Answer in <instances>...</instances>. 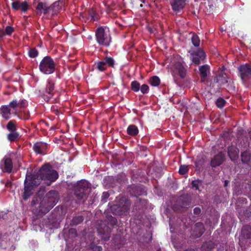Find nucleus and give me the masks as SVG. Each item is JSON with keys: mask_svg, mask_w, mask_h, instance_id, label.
Segmentation results:
<instances>
[{"mask_svg": "<svg viewBox=\"0 0 251 251\" xmlns=\"http://www.w3.org/2000/svg\"><path fill=\"white\" fill-rule=\"evenodd\" d=\"M58 192L50 190L43 198L36 196L31 201V205L35 206L34 213L37 215H44L49 212L58 202Z\"/></svg>", "mask_w": 251, "mask_h": 251, "instance_id": "f257e3e1", "label": "nucleus"}, {"mask_svg": "<svg viewBox=\"0 0 251 251\" xmlns=\"http://www.w3.org/2000/svg\"><path fill=\"white\" fill-rule=\"evenodd\" d=\"M34 179L39 180V184L42 180L49 181L48 183L50 185L51 182H54L58 177V174L56 171L52 169L51 166L49 163H46L43 165L40 169L34 171L32 174Z\"/></svg>", "mask_w": 251, "mask_h": 251, "instance_id": "f03ea898", "label": "nucleus"}, {"mask_svg": "<svg viewBox=\"0 0 251 251\" xmlns=\"http://www.w3.org/2000/svg\"><path fill=\"white\" fill-rule=\"evenodd\" d=\"M74 192V200L75 203H84L87 198V192L90 188V184L86 180L82 179L76 183L71 184Z\"/></svg>", "mask_w": 251, "mask_h": 251, "instance_id": "7ed1b4c3", "label": "nucleus"}, {"mask_svg": "<svg viewBox=\"0 0 251 251\" xmlns=\"http://www.w3.org/2000/svg\"><path fill=\"white\" fill-rule=\"evenodd\" d=\"M117 224V220L111 215H107L104 222L100 223L97 228V231L102 240L108 241L111 235L112 229Z\"/></svg>", "mask_w": 251, "mask_h": 251, "instance_id": "20e7f679", "label": "nucleus"}, {"mask_svg": "<svg viewBox=\"0 0 251 251\" xmlns=\"http://www.w3.org/2000/svg\"><path fill=\"white\" fill-rule=\"evenodd\" d=\"M27 105L26 101L25 99L18 100L14 99L10 101L8 105H2L0 107V115L5 120H8L11 118L12 114L11 109L14 111L18 107L22 108Z\"/></svg>", "mask_w": 251, "mask_h": 251, "instance_id": "39448f33", "label": "nucleus"}, {"mask_svg": "<svg viewBox=\"0 0 251 251\" xmlns=\"http://www.w3.org/2000/svg\"><path fill=\"white\" fill-rule=\"evenodd\" d=\"M38 180V179H37V180L34 179L32 173H28L26 174L24 181V191L22 195L24 200L26 201L33 195L35 188L39 185Z\"/></svg>", "mask_w": 251, "mask_h": 251, "instance_id": "423d86ee", "label": "nucleus"}, {"mask_svg": "<svg viewBox=\"0 0 251 251\" xmlns=\"http://www.w3.org/2000/svg\"><path fill=\"white\" fill-rule=\"evenodd\" d=\"M130 202L126 197H120L117 199L116 203L111 207L112 212L115 214L121 216L127 212L130 207Z\"/></svg>", "mask_w": 251, "mask_h": 251, "instance_id": "0eeeda50", "label": "nucleus"}, {"mask_svg": "<svg viewBox=\"0 0 251 251\" xmlns=\"http://www.w3.org/2000/svg\"><path fill=\"white\" fill-rule=\"evenodd\" d=\"M108 31L109 29L106 26H100L96 29L95 32L96 40L100 45L105 47L110 46L111 37Z\"/></svg>", "mask_w": 251, "mask_h": 251, "instance_id": "6e6552de", "label": "nucleus"}, {"mask_svg": "<svg viewBox=\"0 0 251 251\" xmlns=\"http://www.w3.org/2000/svg\"><path fill=\"white\" fill-rule=\"evenodd\" d=\"M39 70L45 75L53 73L56 69V63L50 56H45L39 65Z\"/></svg>", "mask_w": 251, "mask_h": 251, "instance_id": "1a4fd4ad", "label": "nucleus"}, {"mask_svg": "<svg viewBox=\"0 0 251 251\" xmlns=\"http://www.w3.org/2000/svg\"><path fill=\"white\" fill-rule=\"evenodd\" d=\"M115 61L111 56H105L102 60L95 62L93 69L99 72H103L107 70L108 67L114 68Z\"/></svg>", "mask_w": 251, "mask_h": 251, "instance_id": "9d476101", "label": "nucleus"}, {"mask_svg": "<svg viewBox=\"0 0 251 251\" xmlns=\"http://www.w3.org/2000/svg\"><path fill=\"white\" fill-rule=\"evenodd\" d=\"M206 57V53L201 49L199 48L190 53V59L196 66L200 65L201 62H204Z\"/></svg>", "mask_w": 251, "mask_h": 251, "instance_id": "9b49d317", "label": "nucleus"}, {"mask_svg": "<svg viewBox=\"0 0 251 251\" xmlns=\"http://www.w3.org/2000/svg\"><path fill=\"white\" fill-rule=\"evenodd\" d=\"M190 202L191 198L189 195L186 194L181 195L175 204L174 209L178 210L179 212H182L190 204Z\"/></svg>", "mask_w": 251, "mask_h": 251, "instance_id": "f8f14e48", "label": "nucleus"}, {"mask_svg": "<svg viewBox=\"0 0 251 251\" xmlns=\"http://www.w3.org/2000/svg\"><path fill=\"white\" fill-rule=\"evenodd\" d=\"M172 74L174 76L175 81L176 78L179 76L181 78H184L186 75L187 70L180 62L175 63L171 70Z\"/></svg>", "mask_w": 251, "mask_h": 251, "instance_id": "ddd939ff", "label": "nucleus"}, {"mask_svg": "<svg viewBox=\"0 0 251 251\" xmlns=\"http://www.w3.org/2000/svg\"><path fill=\"white\" fill-rule=\"evenodd\" d=\"M240 76L243 81H246L251 77V65L245 64L238 67Z\"/></svg>", "mask_w": 251, "mask_h": 251, "instance_id": "4468645a", "label": "nucleus"}, {"mask_svg": "<svg viewBox=\"0 0 251 251\" xmlns=\"http://www.w3.org/2000/svg\"><path fill=\"white\" fill-rule=\"evenodd\" d=\"M54 93V84L49 80L42 94V98L47 102H49Z\"/></svg>", "mask_w": 251, "mask_h": 251, "instance_id": "2eb2a0df", "label": "nucleus"}, {"mask_svg": "<svg viewBox=\"0 0 251 251\" xmlns=\"http://www.w3.org/2000/svg\"><path fill=\"white\" fill-rule=\"evenodd\" d=\"M13 164L11 158L4 157L1 160L0 168L3 173L10 174L12 172Z\"/></svg>", "mask_w": 251, "mask_h": 251, "instance_id": "dca6fc26", "label": "nucleus"}, {"mask_svg": "<svg viewBox=\"0 0 251 251\" xmlns=\"http://www.w3.org/2000/svg\"><path fill=\"white\" fill-rule=\"evenodd\" d=\"M226 159V156L222 152L216 154L211 159L210 166L212 168H216L222 165Z\"/></svg>", "mask_w": 251, "mask_h": 251, "instance_id": "f3484780", "label": "nucleus"}, {"mask_svg": "<svg viewBox=\"0 0 251 251\" xmlns=\"http://www.w3.org/2000/svg\"><path fill=\"white\" fill-rule=\"evenodd\" d=\"M128 191L131 196L136 197H137L138 196L143 195L146 193L143 188L134 184L128 187Z\"/></svg>", "mask_w": 251, "mask_h": 251, "instance_id": "a211bd4d", "label": "nucleus"}, {"mask_svg": "<svg viewBox=\"0 0 251 251\" xmlns=\"http://www.w3.org/2000/svg\"><path fill=\"white\" fill-rule=\"evenodd\" d=\"M48 148V144L43 142H37L33 146V150L39 154H45Z\"/></svg>", "mask_w": 251, "mask_h": 251, "instance_id": "6ab92c4d", "label": "nucleus"}, {"mask_svg": "<svg viewBox=\"0 0 251 251\" xmlns=\"http://www.w3.org/2000/svg\"><path fill=\"white\" fill-rule=\"evenodd\" d=\"M172 9L179 12L183 9L185 5V0H171L170 1Z\"/></svg>", "mask_w": 251, "mask_h": 251, "instance_id": "aec40b11", "label": "nucleus"}, {"mask_svg": "<svg viewBox=\"0 0 251 251\" xmlns=\"http://www.w3.org/2000/svg\"><path fill=\"white\" fill-rule=\"evenodd\" d=\"M13 10L17 11L21 9L22 12H25L28 9V5L26 1L20 3L19 1H13L11 4Z\"/></svg>", "mask_w": 251, "mask_h": 251, "instance_id": "412c9836", "label": "nucleus"}, {"mask_svg": "<svg viewBox=\"0 0 251 251\" xmlns=\"http://www.w3.org/2000/svg\"><path fill=\"white\" fill-rule=\"evenodd\" d=\"M201 81L204 82L206 81L208 73L210 72V66L207 64L201 65L199 67Z\"/></svg>", "mask_w": 251, "mask_h": 251, "instance_id": "4be33fe9", "label": "nucleus"}, {"mask_svg": "<svg viewBox=\"0 0 251 251\" xmlns=\"http://www.w3.org/2000/svg\"><path fill=\"white\" fill-rule=\"evenodd\" d=\"M205 231L203 225L201 222H198L195 225L194 232L196 238L201 237Z\"/></svg>", "mask_w": 251, "mask_h": 251, "instance_id": "5701e85b", "label": "nucleus"}, {"mask_svg": "<svg viewBox=\"0 0 251 251\" xmlns=\"http://www.w3.org/2000/svg\"><path fill=\"white\" fill-rule=\"evenodd\" d=\"M227 152L230 159L232 161H234L238 156L239 150L236 147L234 146H231L228 147Z\"/></svg>", "mask_w": 251, "mask_h": 251, "instance_id": "b1692460", "label": "nucleus"}, {"mask_svg": "<svg viewBox=\"0 0 251 251\" xmlns=\"http://www.w3.org/2000/svg\"><path fill=\"white\" fill-rule=\"evenodd\" d=\"M51 7L47 5L46 3L42 2H39L36 7L38 14L41 15L42 13L47 14L50 10Z\"/></svg>", "mask_w": 251, "mask_h": 251, "instance_id": "393cba45", "label": "nucleus"}, {"mask_svg": "<svg viewBox=\"0 0 251 251\" xmlns=\"http://www.w3.org/2000/svg\"><path fill=\"white\" fill-rule=\"evenodd\" d=\"M14 114L17 116L18 118L21 120H27L30 118V114L28 112L25 110H21V111L16 110L14 111Z\"/></svg>", "mask_w": 251, "mask_h": 251, "instance_id": "a878e982", "label": "nucleus"}, {"mask_svg": "<svg viewBox=\"0 0 251 251\" xmlns=\"http://www.w3.org/2000/svg\"><path fill=\"white\" fill-rule=\"evenodd\" d=\"M127 133L133 137L136 136L139 133L137 126L134 125H130L127 128Z\"/></svg>", "mask_w": 251, "mask_h": 251, "instance_id": "bb28decb", "label": "nucleus"}, {"mask_svg": "<svg viewBox=\"0 0 251 251\" xmlns=\"http://www.w3.org/2000/svg\"><path fill=\"white\" fill-rule=\"evenodd\" d=\"M7 139L10 142H14L19 140L20 138V133L16 131L10 132L7 134Z\"/></svg>", "mask_w": 251, "mask_h": 251, "instance_id": "cd10ccee", "label": "nucleus"}, {"mask_svg": "<svg viewBox=\"0 0 251 251\" xmlns=\"http://www.w3.org/2000/svg\"><path fill=\"white\" fill-rule=\"evenodd\" d=\"M242 232L244 238L251 239V225L244 226L242 228Z\"/></svg>", "mask_w": 251, "mask_h": 251, "instance_id": "c85d7f7f", "label": "nucleus"}, {"mask_svg": "<svg viewBox=\"0 0 251 251\" xmlns=\"http://www.w3.org/2000/svg\"><path fill=\"white\" fill-rule=\"evenodd\" d=\"M215 244L212 241H208L204 243L201 246L202 251H210L215 247Z\"/></svg>", "mask_w": 251, "mask_h": 251, "instance_id": "c756f323", "label": "nucleus"}, {"mask_svg": "<svg viewBox=\"0 0 251 251\" xmlns=\"http://www.w3.org/2000/svg\"><path fill=\"white\" fill-rule=\"evenodd\" d=\"M6 129L9 132L17 131V123L16 121L15 120H12L9 121L6 125Z\"/></svg>", "mask_w": 251, "mask_h": 251, "instance_id": "7c9ffc66", "label": "nucleus"}, {"mask_svg": "<svg viewBox=\"0 0 251 251\" xmlns=\"http://www.w3.org/2000/svg\"><path fill=\"white\" fill-rule=\"evenodd\" d=\"M216 82L221 84H224L228 82L227 76L226 74L221 72L216 77Z\"/></svg>", "mask_w": 251, "mask_h": 251, "instance_id": "2f4dec72", "label": "nucleus"}, {"mask_svg": "<svg viewBox=\"0 0 251 251\" xmlns=\"http://www.w3.org/2000/svg\"><path fill=\"white\" fill-rule=\"evenodd\" d=\"M241 160L244 163H248L251 160V153L249 151H245L241 154Z\"/></svg>", "mask_w": 251, "mask_h": 251, "instance_id": "473e14b6", "label": "nucleus"}, {"mask_svg": "<svg viewBox=\"0 0 251 251\" xmlns=\"http://www.w3.org/2000/svg\"><path fill=\"white\" fill-rule=\"evenodd\" d=\"M84 220V217L82 216H77L74 217L71 221L70 225L77 226L81 224Z\"/></svg>", "mask_w": 251, "mask_h": 251, "instance_id": "72a5a7b5", "label": "nucleus"}, {"mask_svg": "<svg viewBox=\"0 0 251 251\" xmlns=\"http://www.w3.org/2000/svg\"><path fill=\"white\" fill-rule=\"evenodd\" d=\"M149 83L153 87L158 86L160 84V79L156 75L152 76L150 78Z\"/></svg>", "mask_w": 251, "mask_h": 251, "instance_id": "f704fd0d", "label": "nucleus"}, {"mask_svg": "<svg viewBox=\"0 0 251 251\" xmlns=\"http://www.w3.org/2000/svg\"><path fill=\"white\" fill-rule=\"evenodd\" d=\"M191 41L193 45L196 47H198L200 45V39L199 36L195 33H193L191 37Z\"/></svg>", "mask_w": 251, "mask_h": 251, "instance_id": "c9c22d12", "label": "nucleus"}, {"mask_svg": "<svg viewBox=\"0 0 251 251\" xmlns=\"http://www.w3.org/2000/svg\"><path fill=\"white\" fill-rule=\"evenodd\" d=\"M140 84L137 81L134 80L132 81L131 83V89L135 92H138L140 90Z\"/></svg>", "mask_w": 251, "mask_h": 251, "instance_id": "e433bc0d", "label": "nucleus"}, {"mask_svg": "<svg viewBox=\"0 0 251 251\" xmlns=\"http://www.w3.org/2000/svg\"><path fill=\"white\" fill-rule=\"evenodd\" d=\"M204 162L205 160L202 158L197 159L195 163L196 169L200 171L204 165Z\"/></svg>", "mask_w": 251, "mask_h": 251, "instance_id": "4c0bfd02", "label": "nucleus"}, {"mask_svg": "<svg viewBox=\"0 0 251 251\" xmlns=\"http://www.w3.org/2000/svg\"><path fill=\"white\" fill-rule=\"evenodd\" d=\"M189 170V166L186 165H181L179 167V173L181 175L186 174Z\"/></svg>", "mask_w": 251, "mask_h": 251, "instance_id": "58836bf2", "label": "nucleus"}, {"mask_svg": "<svg viewBox=\"0 0 251 251\" xmlns=\"http://www.w3.org/2000/svg\"><path fill=\"white\" fill-rule=\"evenodd\" d=\"M226 100L222 98H219L216 101V106L219 108H222L226 104Z\"/></svg>", "mask_w": 251, "mask_h": 251, "instance_id": "ea45409f", "label": "nucleus"}, {"mask_svg": "<svg viewBox=\"0 0 251 251\" xmlns=\"http://www.w3.org/2000/svg\"><path fill=\"white\" fill-rule=\"evenodd\" d=\"M39 52L35 48L30 49L28 51V55L30 58H35L38 55Z\"/></svg>", "mask_w": 251, "mask_h": 251, "instance_id": "a19ab883", "label": "nucleus"}, {"mask_svg": "<svg viewBox=\"0 0 251 251\" xmlns=\"http://www.w3.org/2000/svg\"><path fill=\"white\" fill-rule=\"evenodd\" d=\"M5 34L7 35H11L14 31V28L10 25L6 26L5 30Z\"/></svg>", "mask_w": 251, "mask_h": 251, "instance_id": "79ce46f5", "label": "nucleus"}, {"mask_svg": "<svg viewBox=\"0 0 251 251\" xmlns=\"http://www.w3.org/2000/svg\"><path fill=\"white\" fill-rule=\"evenodd\" d=\"M140 89L143 94H147L149 91V87L147 84H143Z\"/></svg>", "mask_w": 251, "mask_h": 251, "instance_id": "37998d69", "label": "nucleus"}, {"mask_svg": "<svg viewBox=\"0 0 251 251\" xmlns=\"http://www.w3.org/2000/svg\"><path fill=\"white\" fill-rule=\"evenodd\" d=\"M201 181L199 179L194 180L192 182V185L193 188H194L196 190L199 189V185L201 183Z\"/></svg>", "mask_w": 251, "mask_h": 251, "instance_id": "c03bdc74", "label": "nucleus"}, {"mask_svg": "<svg viewBox=\"0 0 251 251\" xmlns=\"http://www.w3.org/2000/svg\"><path fill=\"white\" fill-rule=\"evenodd\" d=\"M109 197V194L107 192H104L102 193L101 197V201L102 203H105L107 201V199Z\"/></svg>", "mask_w": 251, "mask_h": 251, "instance_id": "a18cd8bd", "label": "nucleus"}, {"mask_svg": "<svg viewBox=\"0 0 251 251\" xmlns=\"http://www.w3.org/2000/svg\"><path fill=\"white\" fill-rule=\"evenodd\" d=\"M193 212L197 217H199L201 214V209L199 207H196L194 208Z\"/></svg>", "mask_w": 251, "mask_h": 251, "instance_id": "49530a36", "label": "nucleus"}, {"mask_svg": "<svg viewBox=\"0 0 251 251\" xmlns=\"http://www.w3.org/2000/svg\"><path fill=\"white\" fill-rule=\"evenodd\" d=\"M97 245L95 243V241L94 240V241L91 243L89 245V249L93 251V249H94L95 247L97 246Z\"/></svg>", "mask_w": 251, "mask_h": 251, "instance_id": "de8ad7c7", "label": "nucleus"}, {"mask_svg": "<svg viewBox=\"0 0 251 251\" xmlns=\"http://www.w3.org/2000/svg\"><path fill=\"white\" fill-rule=\"evenodd\" d=\"M69 232L70 234H74L75 236H77V231L75 228H70L69 230Z\"/></svg>", "mask_w": 251, "mask_h": 251, "instance_id": "09e8293b", "label": "nucleus"}, {"mask_svg": "<svg viewBox=\"0 0 251 251\" xmlns=\"http://www.w3.org/2000/svg\"><path fill=\"white\" fill-rule=\"evenodd\" d=\"M137 202L141 203L142 205H145L147 204V201L145 199H139Z\"/></svg>", "mask_w": 251, "mask_h": 251, "instance_id": "8fccbe9b", "label": "nucleus"}, {"mask_svg": "<svg viewBox=\"0 0 251 251\" xmlns=\"http://www.w3.org/2000/svg\"><path fill=\"white\" fill-rule=\"evenodd\" d=\"M102 248L101 246L97 245V246L95 247L94 249H93V251H102Z\"/></svg>", "mask_w": 251, "mask_h": 251, "instance_id": "3c124183", "label": "nucleus"}, {"mask_svg": "<svg viewBox=\"0 0 251 251\" xmlns=\"http://www.w3.org/2000/svg\"><path fill=\"white\" fill-rule=\"evenodd\" d=\"M12 185V182L10 180H7V181L5 183V186L6 187H11Z\"/></svg>", "mask_w": 251, "mask_h": 251, "instance_id": "603ef678", "label": "nucleus"}, {"mask_svg": "<svg viewBox=\"0 0 251 251\" xmlns=\"http://www.w3.org/2000/svg\"><path fill=\"white\" fill-rule=\"evenodd\" d=\"M5 35V32L2 29H0V38H2Z\"/></svg>", "mask_w": 251, "mask_h": 251, "instance_id": "864d4df0", "label": "nucleus"}, {"mask_svg": "<svg viewBox=\"0 0 251 251\" xmlns=\"http://www.w3.org/2000/svg\"><path fill=\"white\" fill-rule=\"evenodd\" d=\"M0 183L1 184H5V181H4V180H1L0 181Z\"/></svg>", "mask_w": 251, "mask_h": 251, "instance_id": "5fc2aeb1", "label": "nucleus"}, {"mask_svg": "<svg viewBox=\"0 0 251 251\" xmlns=\"http://www.w3.org/2000/svg\"><path fill=\"white\" fill-rule=\"evenodd\" d=\"M249 135L250 138L251 140V130L249 131Z\"/></svg>", "mask_w": 251, "mask_h": 251, "instance_id": "6e6d98bb", "label": "nucleus"}, {"mask_svg": "<svg viewBox=\"0 0 251 251\" xmlns=\"http://www.w3.org/2000/svg\"><path fill=\"white\" fill-rule=\"evenodd\" d=\"M227 183H228L227 181L226 180V181H225V185H225V186H226L227 185Z\"/></svg>", "mask_w": 251, "mask_h": 251, "instance_id": "4d7b16f0", "label": "nucleus"}, {"mask_svg": "<svg viewBox=\"0 0 251 251\" xmlns=\"http://www.w3.org/2000/svg\"><path fill=\"white\" fill-rule=\"evenodd\" d=\"M142 3H145L146 0H140Z\"/></svg>", "mask_w": 251, "mask_h": 251, "instance_id": "13d9d810", "label": "nucleus"}, {"mask_svg": "<svg viewBox=\"0 0 251 251\" xmlns=\"http://www.w3.org/2000/svg\"><path fill=\"white\" fill-rule=\"evenodd\" d=\"M184 251H195V250L194 249L193 250H185Z\"/></svg>", "mask_w": 251, "mask_h": 251, "instance_id": "bf43d9fd", "label": "nucleus"}, {"mask_svg": "<svg viewBox=\"0 0 251 251\" xmlns=\"http://www.w3.org/2000/svg\"><path fill=\"white\" fill-rule=\"evenodd\" d=\"M140 7H143V5H142V4H140Z\"/></svg>", "mask_w": 251, "mask_h": 251, "instance_id": "052dcab7", "label": "nucleus"}]
</instances>
